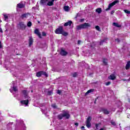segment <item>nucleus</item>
<instances>
[{"mask_svg":"<svg viewBox=\"0 0 130 130\" xmlns=\"http://www.w3.org/2000/svg\"><path fill=\"white\" fill-rule=\"evenodd\" d=\"M22 100L20 101V104L23 106L27 107L29 104V96H28V91L23 90L22 94Z\"/></svg>","mask_w":130,"mask_h":130,"instance_id":"nucleus-1","label":"nucleus"},{"mask_svg":"<svg viewBox=\"0 0 130 130\" xmlns=\"http://www.w3.org/2000/svg\"><path fill=\"white\" fill-rule=\"evenodd\" d=\"M55 0H41L40 1V4L41 6H49L51 7L53 6Z\"/></svg>","mask_w":130,"mask_h":130,"instance_id":"nucleus-2","label":"nucleus"},{"mask_svg":"<svg viewBox=\"0 0 130 130\" xmlns=\"http://www.w3.org/2000/svg\"><path fill=\"white\" fill-rule=\"evenodd\" d=\"M55 33L56 34H62L63 36H68V32L63 31L62 26H59L57 28L55 31Z\"/></svg>","mask_w":130,"mask_h":130,"instance_id":"nucleus-3","label":"nucleus"},{"mask_svg":"<svg viewBox=\"0 0 130 130\" xmlns=\"http://www.w3.org/2000/svg\"><path fill=\"white\" fill-rule=\"evenodd\" d=\"M62 117H66V118L67 119L70 118V114H69V112L64 111L63 114H60L58 116L59 119H61Z\"/></svg>","mask_w":130,"mask_h":130,"instance_id":"nucleus-4","label":"nucleus"},{"mask_svg":"<svg viewBox=\"0 0 130 130\" xmlns=\"http://www.w3.org/2000/svg\"><path fill=\"white\" fill-rule=\"evenodd\" d=\"M88 27H90V24L89 23H85L83 24L77 26V29L81 30V29H85L86 28H88Z\"/></svg>","mask_w":130,"mask_h":130,"instance_id":"nucleus-5","label":"nucleus"},{"mask_svg":"<svg viewBox=\"0 0 130 130\" xmlns=\"http://www.w3.org/2000/svg\"><path fill=\"white\" fill-rule=\"evenodd\" d=\"M16 84V82H12V86L11 87V88L10 89V92H11V93H14V92H18V88H17V86H15Z\"/></svg>","mask_w":130,"mask_h":130,"instance_id":"nucleus-6","label":"nucleus"},{"mask_svg":"<svg viewBox=\"0 0 130 130\" xmlns=\"http://www.w3.org/2000/svg\"><path fill=\"white\" fill-rule=\"evenodd\" d=\"M91 120H92V118L89 116L88 117L86 121V126L88 128L91 127Z\"/></svg>","mask_w":130,"mask_h":130,"instance_id":"nucleus-7","label":"nucleus"},{"mask_svg":"<svg viewBox=\"0 0 130 130\" xmlns=\"http://www.w3.org/2000/svg\"><path fill=\"white\" fill-rule=\"evenodd\" d=\"M118 3H119V1H115L112 3L110 4L109 6H108V8L107 9H106V11L109 10L110 9H111V8L112 7H113V6H114L115 5H116V4H117Z\"/></svg>","mask_w":130,"mask_h":130,"instance_id":"nucleus-8","label":"nucleus"},{"mask_svg":"<svg viewBox=\"0 0 130 130\" xmlns=\"http://www.w3.org/2000/svg\"><path fill=\"white\" fill-rule=\"evenodd\" d=\"M18 28L22 29H26V25L23 22H20L18 24Z\"/></svg>","mask_w":130,"mask_h":130,"instance_id":"nucleus-9","label":"nucleus"},{"mask_svg":"<svg viewBox=\"0 0 130 130\" xmlns=\"http://www.w3.org/2000/svg\"><path fill=\"white\" fill-rule=\"evenodd\" d=\"M44 75V76H45V77H47V74H46V73L45 72H43L42 71H41V72H38L37 73V76H38V77H41V75Z\"/></svg>","mask_w":130,"mask_h":130,"instance_id":"nucleus-10","label":"nucleus"},{"mask_svg":"<svg viewBox=\"0 0 130 130\" xmlns=\"http://www.w3.org/2000/svg\"><path fill=\"white\" fill-rule=\"evenodd\" d=\"M41 109L42 110V112L44 114H47V109H46V107L45 106L41 107Z\"/></svg>","mask_w":130,"mask_h":130,"instance_id":"nucleus-11","label":"nucleus"},{"mask_svg":"<svg viewBox=\"0 0 130 130\" xmlns=\"http://www.w3.org/2000/svg\"><path fill=\"white\" fill-rule=\"evenodd\" d=\"M34 32H35V34H36V35L38 36L39 38H41V34H40V32H39V30L38 29V28H36Z\"/></svg>","mask_w":130,"mask_h":130,"instance_id":"nucleus-12","label":"nucleus"},{"mask_svg":"<svg viewBox=\"0 0 130 130\" xmlns=\"http://www.w3.org/2000/svg\"><path fill=\"white\" fill-rule=\"evenodd\" d=\"M29 16H30V14H29V13L24 14L21 15V18H22V19H26V18H28V17H29Z\"/></svg>","mask_w":130,"mask_h":130,"instance_id":"nucleus-13","label":"nucleus"},{"mask_svg":"<svg viewBox=\"0 0 130 130\" xmlns=\"http://www.w3.org/2000/svg\"><path fill=\"white\" fill-rule=\"evenodd\" d=\"M116 78V77L114 74H112L108 77V79H109V80H115Z\"/></svg>","mask_w":130,"mask_h":130,"instance_id":"nucleus-14","label":"nucleus"},{"mask_svg":"<svg viewBox=\"0 0 130 130\" xmlns=\"http://www.w3.org/2000/svg\"><path fill=\"white\" fill-rule=\"evenodd\" d=\"M72 23H73L72 21H69L64 24V26H65L66 27L67 26H71V25H72Z\"/></svg>","mask_w":130,"mask_h":130,"instance_id":"nucleus-15","label":"nucleus"},{"mask_svg":"<svg viewBox=\"0 0 130 130\" xmlns=\"http://www.w3.org/2000/svg\"><path fill=\"white\" fill-rule=\"evenodd\" d=\"M32 44H33V39L30 37L29 40V46H31Z\"/></svg>","mask_w":130,"mask_h":130,"instance_id":"nucleus-16","label":"nucleus"},{"mask_svg":"<svg viewBox=\"0 0 130 130\" xmlns=\"http://www.w3.org/2000/svg\"><path fill=\"white\" fill-rule=\"evenodd\" d=\"M60 54L61 55H67L68 54V53L66 51L61 50L60 52Z\"/></svg>","mask_w":130,"mask_h":130,"instance_id":"nucleus-17","label":"nucleus"},{"mask_svg":"<svg viewBox=\"0 0 130 130\" xmlns=\"http://www.w3.org/2000/svg\"><path fill=\"white\" fill-rule=\"evenodd\" d=\"M130 68V61H128L125 66L126 70H128Z\"/></svg>","mask_w":130,"mask_h":130,"instance_id":"nucleus-18","label":"nucleus"},{"mask_svg":"<svg viewBox=\"0 0 130 130\" xmlns=\"http://www.w3.org/2000/svg\"><path fill=\"white\" fill-rule=\"evenodd\" d=\"M17 8H24V4L22 3H20L17 4Z\"/></svg>","mask_w":130,"mask_h":130,"instance_id":"nucleus-19","label":"nucleus"},{"mask_svg":"<svg viewBox=\"0 0 130 130\" xmlns=\"http://www.w3.org/2000/svg\"><path fill=\"white\" fill-rule=\"evenodd\" d=\"M64 10L66 12H69V11H70V7H69V6H64Z\"/></svg>","mask_w":130,"mask_h":130,"instance_id":"nucleus-20","label":"nucleus"},{"mask_svg":"<svg viewBox=\"0 0 130 130\" xmlns=\"http://www.w3.org/2000/svg\"><path fill=\"white\" fill-rule=\"evenodd\" d=\"M9 16H10V14H4V15L5 21H7L8 20V18H9Z\"/></svg>","mask_w":130,"mask_h":130,"instance_id":"nucleus-21","label":"nucleus"},{"mask_svg":"<svg viewBox=\"0 0 130 130\" xmlns=\"http://www.w3.org/2000/svg\"><path fill=\"white\" fill-rule=\"evenodd\" d=\"M95 11H96V13H98V14H100L101 13V12H102L101 8H98L96 9Z\"/></svg>","mask_w":130,"mask_h":130,"instance_id":"nucleus-22","label":"nucleus"},{"mask_svg":"<svg viewBox=\"0 0 130 130\" xmlns=\"http://www.w3.org/2000/svg\"><path fill=\"white\" fill-rule=\"evenodd\" d=\"M113 25L115 26V27H118V28L121 27L120 25L118 24L117 23L114 22Z\"/></svg>","mask_w":130,"mask_h":130,"instance_id":"nucleus-23","label":"nucleus"},{"mask_svg":"<svg viewBox=\"0 0 130 130\" xmlns=\"http://www.w3.org/2000/svg\"><path fill=\"white\" fill-rule=\"evenodd\" d=\"M103 112L105 113V114H109V112L106 109H104Z\"/></svg>","mask_w":130,"mask_h":130,"instance_id":"nucleus-24","label":"nucleus"},{"mask_svg":"<svg viewBox=\"0 0 130 130\" xmlns=\"http://www.w3.org/2000/svg\"><path fill=\"white\" fill-rule=\"evenodd\" d=\"M93 91H94L93 89H90L87 91V92L85 93V95H88V94H89V93H91V92H93Z\"/></svg>","mask_w":130,"mask_h":130,"instance_id":"nucleus-25","label":"nucleus"},{"mask_svg":"<svg viewBox=\"0 0 130 130\" xmlns=\"http://www.w3.org/2000/svg\"><path fill=\"white\" fill-rule=\"evenodd\" d=\"M27 27H31V26H32V23L30 21L28 22L27 24Z\"/></svg>","mask_w":130,"mask_h":130,"instance_id":"nucleus-26","label":"nucleus"},{"mask_svg":"<svg viewBox=\"0 0 130 130\" xmlns=\"http://www.w3.org/2000/svg\"><path fill=\"white\" fill-rule=\"evenodd\" d=\"M95 29L98 31H101V29H100V27H99V26H98V25L95 26Z\"/></svg>","mask_w":130,"mask_h":130,"instance_id":"nucleus-27","label":"nucleus"},{"mask_svg":"<svg viewBox=\"0 0 130 130\" xmlns=\"http://www.w3.org/2000/svg\"><path fill=\"white\" fill-rule=\"evenodd\" d=\"M124 12H125L126 14H130V11H128V10H124Z\"/></svg>","mask_w":130,"mask_h":130,"instance_id":"nucleus-28","label":"nucleus"},{"mask_svg":"<svg viewBox=\"0 0 130 130\" xmlns=\"http://www.w3.org/2000/svg\"><path fill=\"white\" fill-rule=\"evenodd\" d=\"M103 62L104 63H105V64H107V60L104 59L103 60Z\"/></svg>","mask_w":130,"mask_h":130,"instance_id":"nucleus-29","label":"nucleus"},{"mask_svg":"<svg viewBox=\"0 0 130 130\" xmlns=\"http://www.w3.org/2000/svg\"><path fill=\"white\" fill-rule=\"evenodd\" d=\"M77 76H78V74L76 73H75L73 74V77H74V78H76V77H77Z\"/></svg>","mask_w":130,"mask_h":130,"instance_id":"nucleus-30","label":"nucleus"},{"mask_svg":"<svg viewBox=\"0 0 130 130\" xmlns=\"http://www.w3.org/2000/svg\"><path fill=\"white\" fill-rule=\"evenodd\" d=\"M52 94V90L48 92V95H51Z\"/></svg>","mask_w":130,"mask_h":130,"instance_id":"nucleus-31","label":"nucleus"},{"mask_svg":"<svg viewBox=\"0 0 130 130\" xmlns=\"http://www.w3.org/2000/svg\"><path fill=\"white\" fill-rule=\"evenodd\" d=\"M111 123L112 124V125H115V122L111 121Z\"/></svg>","mask_w":130,"mask_h":130,"instance_id":"nucleus-32","label":"nucleus"},{"mask_svg":"<svg viewBox=\"0 0 130 130\" xmlns=\"http://www.w3.org/2000/svg\"><path fill=\"white\" fill-rule=\"evenodd\" d=\"M52 107H53V108H56V106L55 105V104L52 105Z\"/></svg>","mask_w":130,"mask_h":130,"instance_id":"nucleus-33","label":"nucleus"},{"mask_svg":"<svg viewBox=\"0 0 130 130\" xmlns=\"http://www.w3.org/2000/svg\"><path fill=\"white\" fill-rule=\"evenodd\" d=\"M106 86H108V85H110V82H107L106 83Z\"/></svg>","mask_w":130,"mask_h":130,"instance_id":"nucleus-34","label":"nucleus"},{"mask_svg":"<svg viewBox=\"0 0 130 130\" xmlns=\"http://www.w3.org/2000/svg\"><path fill=\"white\" fill-rule=\"evenodd\" d=\"M42 36H46V33H45L44 32H42Z\"/></svg>","mask_w":130,"mask_h":130,"instance_id":"nucleus-35","label":"nucleus"},{"mask_svg":"<svg viewBox=\"0 0 130 130\" xmlns=\"http://www.w3.org/2000/svg\"><path fill=\"white\" fill-rule=\"evenodd\" d=\"M39 8V5H38V2H37V5H36V8L38 9Z\"/></svg>","mask_w":130,"mask_h":130,"instance_id":"nucleus-36","label":"nucleus"},{"mask_svg":"<svg viewBox=\"0 0 130 130\" xmlns=\"http://www.w3.org/2000/svg\"><path fill=\"white\" fill-rule=\"evenodd\" d=\"M57 93V94H60V93H61V91L60 90H58Z\"/></svg>","mask_w":130,"mask_h":130,"instance_id":"nucleus-37","label":"nucleus"},{"mask_svg":"<svg viewBox=\"0 0 130 130\" xmlns=\"http://www.w3.org/2000/svg\"><path fill=\"white\" fill-rule=\"evenodd\" d=\"M75 125H76V126H78V125H79V123H75Z\"/></svg>","mask_w":130,"mask_h":130,"instance_id":"nucleus-38","label":"nucleus"},{"mask_svg":"<svg viewBox=\"0 0 130 130\" xmlns=\"http://www.w3.org/2000/svg\"><path fill=\"white\" fill-rule=\"evenodd\" d=\"M116 41L117 42H119V39H116Z\"/></svg>","mask_w":130,"mask_h":130,"instance_id":"nucleus-39","label":"nucleus"},{"mask_svg":"<svg viewBox=\"0 0 130 130\" xmlns=\"http://www.w3.org/2000/svg\"><path fill=\"white\" fill-rule=\"evenodd\" d=\"M0 48H2V42L0 41Z\"/></svg>","mask_w":130,"mask_h":130,"instance_id":"nucleus-40","label":"nucleus"},{"mask_svg":"<svg viewBox=\"0 0 130 130\" xmlns=\"http://www.w3.org/2000/svg\"><path fill=\"white\" fill-rule=\"evenodd\" d=\"M0 32L1 33H3V29L2 28H0Z\"/></svg>","mask_w":130,"mask_h":130,"instance_id":"nucleus-41","label":"nucleus"},{"mask_svg":"<svg viewBox=\"0 0 130 130\" xmlns=\"http://www.w3.org/2000/svg\"><path fill=\"white\" fill-rule=\"evenodd\" d=\"M78 44H81V41H78Z\"/></svg>","mask_w":130,"mask_h":130,"instance_id":"nucleus-42","label":"nucleus"},{"mask_svg":"<svg viewBox=\"0 0 130 130\" xmlns=\"http://www.w3.org/2000/svg\"><path fill=\"white\" fill-rule=\"evenodd\" d=\"M114 13V11H111V15H113V14Z\"/></svg>","mask_w":130,"mask_h":130,"instance_id":"nucleus-43","label":"nucleus"},{"mask_svg":"<svg viewBox=\"0 0 130 130\" xmlns=\"http://www.w3.org/2000/svg\"><path fill=\"white\" fill-rule=\"evenodd\" d=\"M95 126H96V128H98V124H96L95 125Z\"/></svg>","mask_w":130,"mask_h":130,"instance_id":"nucleus-44","label":"nucleus"},{"mask_svg":"<svg viewBox=\"0 0 130 130\" xmlns=\"http://www.w3.org/2000/svg\"><path fill=\"white\" fill-rule=\"evenodd\" d=\"M32 1V2L33 3H35V0H31Z\"/></svg>","mask_w":130,"mask_h":130,"instance_id":"nucleus-45","label":"nucleus"},{"mask_svg":"<svg viewBox=\"0 0 130 130\" xmlns=\"http://www.w3.org/2000/svg\"><path fill=\"white\" fill-rule=\"evenodd\" d=\"M28 4H29V5H30V0H28Z\"/></svg>","mask_w":130,"mask_h":130,"instance_id":"nucleus-46","label":"nucleus"},{"mask_svg":"<svg viewBox=\"0 0 130 130\" xmlns=\"http://www.w3.org/2000/svg\"><path fill=\"white\" fill-rule=\"evenodd\" d=\"M81 128H82V129L85 128V127H84V126H82L81 127Z\"/></svg>","mask_w":130,"mask_h":130,"instance_id":"nucleus-47","label":"nucleus"},{"mask_svg":"<svg viewBox=\"0 0 130 130\" xmlns=\"http://www.w3.org/2000/svg\"><path fill=\"white\" fill-rule=\"evenodd\" d=\"M83 21H84V19H81V20H80V21H81V22H83Z\"/></svg>","mask_w":130,"mask_h":130,"instance_id":"nucleus-48","label":"nucleus"},{"mask_svg":"<svg viewBox=\"0 0 130 130\" xmlns=\"http://www.w3.org/2000/svg\"><path fill=\"white\" fill-rule=\"evenodd\" d=\"M32 9H35V7H33Z\"/></svg>","mask_w":130,"mask_h":130,"instance_id":"nucleus-49","label":"nucleus"}]
</instances>
